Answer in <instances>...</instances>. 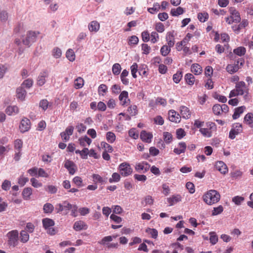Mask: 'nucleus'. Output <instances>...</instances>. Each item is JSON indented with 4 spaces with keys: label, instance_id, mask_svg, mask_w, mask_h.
<instances>
[{
    "label": "nucleus",
    "instance_id": "obj_1",
    "mask_svg": "<svg viewBox=\"0 0 253 253\" xmlns=\"http://www.w3.org/2000/svg\"><path fill=\"white\" fill-rule=\"evenodd\" d=\"M237 96H242L246 102H249L251 99L249 88L244 81L235 83V88L232 89L229 94V98Z\"/></svg>",
    "mask_w": 253,
    "mask_h": 253
},
{
    "label": "nucleus",
    "instance_id": "obj_2",
    "mask_svg": "<svg viewBox=\"0 0 253 253\" xmlns=\"http://www.w3.org/2000/svg\"><path fill=\"white\" fill-rule=\"evenodd\" d=\"M203 201L209 205H212L217 203L220 199L219 193L215 190H210L203 196Z\"/></svg>",
    "mask_w": 253,
    "mask_h": 253
},
{
    "label": "nucleus",
    "instance_id": "obj_3",
    "mask_svg": "<svg viewBox=\"0 0 253 253\" xmlns=\"http://www.w3.org/2000/svg\"><path fill=\"white\" fill-rule=\"evenodd\" d=\"M244 59L240 58L235 61L234 63L229 64L226 67V71L230 74H233L238 71L244 64Z\"/></svg>",
    "mask_w": 253,
    "mask_h": 253
},
{
    "label": "nucleus",
    "instance_id": "obj_4",
    "mask_svg": "<svg viewBox=\"0 0 253 253\" xmlns=\"http://www.w3.org/2000/svg\"><path fill=\"white\" fill-rule=\"evenodd\" d=\"M230 16L225 18L226 22L228 24L233 23H239L241 21L240 15L238 11L234 7H231L229 10Z\"/></svg>",
    "mask_w": 253,
    "mask_h": 253
},
{
    "label": "nucleus",
    "instance_id": "obj_5",
    "mask_svg": "<svg viewBox=\"0 0 253 253\" xmlns=\"http://www.w3.org/2000/svg\"><path fill=\"white\" fill-rule=\"evenodd\" d=\"M216 125L214 123L208 122L206 123V127L201 128L199 131L203 136L205 137H211L212 136V131L215 128Z\"/></svg>",
    "mask_w": 253,
    "mask_h": 253
},
{
    "label": "nucleus",
    "instance_id": "obj_6",
    "mask_svg": "<svg viewBox=\"0 0 253 253\" xmlns=\"http://www.w3.org/2000/svg\"><path fill=\"white\" fill-rule=\"evenodd\" d=\"M19 233L17 230H13L8 232L6 237L8 238L7 243L9 246L13 247L17 246L18 240Z\"/></svg>",
    "mask_w": 253,
    "mask_h": 253
},
{
    "label": "nucleus",
    "instance_id": "obj_7",
    "mask_svg": "<svg viewBox=\"0 0 253 253\" xmlns=\"http://www.w3.org/2000/svg\"><path fill=\"white\" fill-rule=\"evenodd\" d=\"M118 169L120 174L124 177L127 176L132 172V169L130 165L126 162L121 164Z\"/></svg>",
    "mask_w": 253,
    "mask_h": 253
},
{
    "label": "nucleus",
    "instance_id": "obj_8",
    "mask_svg": "<svg viewBox=\"0 0 253 253\" xmlns=\"http://www.w3.org/2000/svg\"><path fill=\"white\" fill-rule=\"evenodd\" d=\"M39 34L40 33L39 32L28 31L25 39L23 40V43L25 45L30 46L32 43L36 41L37 37Z\"/></svg>",
    "mask_w": 253,
    "mask_h": 253
},
{
    "label": "nucleus",
    "instance_id": "obj_9",
    "mask_svg": "<svg viewBox=\"0 0 253 253\" xmlns=\"http://www.w3.org/2000/svg\"><path fill=\"white\" fill-rule=\"evenodd\" d=\"M229 111V107L226 104H214L212 107V111L215 115H221L227 113Z\"/></svg>",
    "mask_w": 253,
    "mask_h": 253
},
{
    "label": "nucleus",
    "instance_id": "obj_10",
    "mask_svg": "<svg viewBox=\"0 0 253 253\" xmlns=\"http://www.w3.org/2000/svg\"><path fill=\"white\" fill-rule=\"evenodd\" d=\"M242 131L243 128L242 125L239 123H236L233 125L232 128L230 130L229 134V137L231 139H233L235 138L237 135L241 133Z\"/></svg>",
    "mask_w": 253,
    "mask_h": 253
},
{
    "label": "nucleus",
    "instance_id": "obj_11",
    "mask_svg": "<svg viewBox=\"0 0 253 253\" xmlns=\"http://www.w3.org/2000/svg\"><path fill=\"white\" fill-rule=\"evenodd\" d=\"M150 165L146 162H141L136 164L135 169L139 173H145L150 169Z\"/></svg>",
    "mask_w": 253,
    "mask_h": 253
},
{
    "label": "nucleus",
    "instance_id": "obj_12",
    "mask_svg": "<svg viewBox=\"0 0 253 253\" xmlns=\"http://www.w3.org/2000/svg\"><path fill=\"white\" fill-rule=\"evenodd\" d=\"M48 77V72L47 70H43L40 72L37 80V84L42 86L46 83V78Z\"/></svg>",
    "mask_w": 253,
    "mask_h": 253
},
{
    "label": "nucleus",
    "instance_id": "obj_13",
    "mask_svg": "<svg viewBox=\"0 0 253 253\" xmlns=\"http://www.w3.org/2000/svg\"><path fill=\"white\" fill-rule=\"evenodd\" d=\"M31 128L30 120L26 118H23L19 126V129L22 133L28 131Z\"/></svg>",
    "mask_w": 253,
    "mask_h": 253
},
{
    "label": "nucleus",
    "instance_id": "obj_14",
    "mask_svg": "<svg viewBox=\"0 0 253 253\" xmlns=\"http://www.w3.org/2000/svg\"><path fill=\"white\" fill-rule=\"evenodd\" d=\"M119 99L122 106H126L130 103V99L128 98V93L127 91H123L119 96Z\"/></svg>",
    "mask_w": 253,
    "mask_h": 253
},
{
    "label": "nucleus",
    "instance_id": "obj_15",
    "mask_svg": "<svg viewBox=\"0 0 253 253\" xmlns=\"http://www.w3.org/2000/svg\"><path fill=\"white\" fill-rule=\"evenodd\" d=\"M169 119L170 121L175 123H179L181 120V117L179 114L173 110L169 112Z\"/></svg>",
    "mask_w": 253,
    "mask_h": 253
},
{
    "label": "nucleus",
    "instance_id": "obj_16",
    "mask_svg": "<svg viewBox=\"0 0 253 253\" xmlns=\"http://www.w3.org/2000/svg\"><path fill=\"white\" fill-rule=\"evenodd\" d=\"M215 168L216 170L220 172L221 173L225 174L228 170L227 166L222 161H218L215 163Z\"/></svg>",
    "mask_w": 253,
    "mask_h": 253
},
{
    "label": "nucleus",
    "instance_id": "obj_17",
    "mask_svg": "<svg viewBox=\"0 0 253 253\" xmlns=\"http://www.w3.org/2000/svg\"><path fill=\"white\" fill-rule=\"evenodd\" d=\"M64 167L68 169L70 174H74L76 171V166L71 161L67 160L65 163Z\"/></svg>",
    "mask_w": 253,
    "mask_h": 253
},
{
    "label": "nucleus",
    "instance_id": "obj_18",
    "mask_svg": "<svg viewBox=\"0 0 253 253\" xmlns=\"http://www.w3.org/2000/svg\"><path fill=\"white\" fill-rule=\"evenodd\" d=\"M182 197L180 194L173 195L167 199L169 206H173L174 204L182 201Z\"/></svg>",
    "mask_w": 253,
    "mask_h": 253
},
{
    "label": "nucleus",
    "instance_id": "obj_19",
    "mask_svg": "<svg viewBox=\"0 0 253 253\" xmlns=\"http://www.w3.org/2000/svg\"><path fill=\"white\" fill-rule=\"evenodd\" d=\"M187 148V145L185 142H180L178 144L177 147L175 148L173 150V152L176 155H180L181 153H185Z\"/></svg>",
    "mask_w": 253,
    "mask_h": 253
},
{
    "label": "nucleus",
    "instance_id": "obj_20",
    "mask_svg": "<svg viewBox=\"0 0 253 253\" xmlns=\"http://www.w3.org/2000/svg\"><path fill=\"white\" fill-rule=\"evenodd\" d=\"M141 139L146 143H149L151 142L153 138V135L150 132H147L146 131L143 130L140 133Z\"/></svg>",
    "mask_w": 253,
    "mask_h": 253
},
{
    "label": "nucleus",
    "instance_id": "obj_21",
    "mask_svg": "<svg viewBox=\"0 0 253 253\" xmlns=\"http://www.w3.org/2000/svg\"><path fill=\"white\" fill-rule=\"evenodd\" d=\"M87 225L82 220L77 221L75 222L73 228L76 231H81L83 229H86Z\"/></svg>",
    "mask_w": 253,
    "mask_h": 253
},
{
    "label": "nucleus",
    "instance_id": "obj_22",
    "mask_svg": "<svg viewBox=\"0 0 253 253\" xmlns=\"http://www.w3.org/2000/svg\"><path fill=\"white\" fill-rule=\"evenodd\" d=\"M166 40L167 42L168 45L170 47H172L174 45V36L173 32H169L166 35Z\"/></svg>",
    "mask_w": 253,
    "mask_h": 253
},
{
    "label": "nucleus",
    "instance_id": "obj_23",
    "mask_svg": "<svg viewBox=\"0 0 253 253\" xmlns=\"http://www.w3.org/2000/svg\"><path fill=\"white\" fill-rule=\"evenodd\" d=\"M180 113L183 118L187 119L190 118L191 113L188 107L185 106H181L180 108Z\"/></svg>",
    "mask_w": 253,
    "mask_h": 253
},
{
    "label": "nucleus",
    "instance_id": "obj_24",
    "mask_svg": "<svg viewBox=\"0 0 253 253\" xmlns=\"http://www.w3.org/2000/svg\"><path fill=\"white\" fill-rule=\"evenodd\" d=\"M17 98L20 99L21 101H23L26 97L27 92L22 86L19 87L16 90Z\"/></svg>",
    "mask_w": 253,
    "mask_h": 253
},
{
    "label": "nucleus",
    "instance_id": "obj_25",
    "mask_svg": "<svg viewBox=\"0 0 253 253\" xmlns=\"http://www.w3.org/2000/svg\"><path fill=\"white\" fill-rule=\"evenodd\" d=\"M246 108L245 106H242L240 107H238L235 109L234 113L232 116L233 119L234 120L238 119L242 114L244 111L246 110Z\"/></svg>",
    "mask_w": 253,
    "mask_h": 253
},
{
    "label": "nucleus",
    "instance_id": "obj_26",
    "mask_svg": "<svg viewBox=\"0 0 253 253\" xmlns=\"http://www.w3.org/2000/svg\"><path fill=\"white\" fill-rule=\"evenodd\" d=\"M88 29L90 32H97L100 28V24L96 21H91L88 25Z\"/></svg>",
    "mask_w": 253,
    "mask_h": 253
},
{
    "label": "nucleus",
    "instance_id": "obj_27",
    "mask_svg": "<svg viewBox=\"0 0 253 253\" xmlns=\"http://www.w3.org/2000/svg\"><path fill=\"white\" fill-rule=\"evenodd\" d=\"M18 112L19 109L16 106H9L5 110L6 113L9 116L16 115Z\"/></svg>",
    "mask_w": 253,
    "mask_h": 253
},
{
    "label": "nucleus",
    "instance_id": "obj_28",
    "mask_svg": "<svg viewBox=\"0 0 253 253\" xmlns=\"http://www.w3.org/2000/svg\"><path fill=\"white\" fill-rule=\"evenodd\" d=\"M42 223L43 227L45 229L49 228V227H53L55 224L54 221L52 219L48 218H45L42 219Z\"/></svg>",
    "mask_w": 253,
    "mask_h": 253
},
{
    "label": "nucleus",
    "instance_id": "obj_29",
    "mask_svg": "<svg viewBox=\"0 0 253 253\" xmlns=\"http://www.w3.org/2000/svg\"><path fill=\"white\" fill-rule=\"evenodd\" d=\"M253 114L252 113H247L244 118V122L250 127H253Z\"/></svg>",
    "mask_w": 253,
    "mask_h": 253
},
{
    "label": "nucleus",
    "instance_id": "obj_30",
    "mask_svg": "<svg viewBox=\"0 0 253 253\" xmlns=\"http://www.w3.org/2000/svg\"><path fill=\"white\" fill-rule=\"evenodd\" d=\"M32 194V189L30 187L25 188L22 191V196L24 200H28Z\"/></svg>",
    "mask_w": 253,
    "mask_h": 253
},
{
    "label": "nucleus",
    "instance_id": "obj_31",
    "mask_svg": "<svg viewBox=\"0 0 253 253\" xmlns=\"http://www.w3.org/2000/svg\"><path fill=\"white\" fill-rule=\"evenodd\" d=\"M79 141L80 144L82 146L85 147L86 146V144L89 145L91 144L92 140L88 137L85 135L84 137L80 138L79 139Z\"/></svg>",
    "mask_w": 253,
    "mask_h": 253
},
{
    "label": "nucleus",
    "instance_id": "obj_32",
    "mask_svg": "<svg viewBox=\"0 0 253 253\" xmlns=\"http://www.w3.org/2000/svg\"><path fill=\"white\" fill-rule=\"evenodd\" d=\"M128 71L126 69L123 71L121 74V80L122 83L125 85H128L129 84V80L126 78V77L128 75Z\"/></svg>",
    "mask_w": 253,
    "mask_h": 253
},
{
    "label": "nucleus",
    "instance_id": "obj_33",
    "mask_svg": "<svg viewBox=\"0 0 253 253\" xmlns=\"http://www.w3.org/2000/svg\"><path fill=\"white\" fill-rule=\"evenodd\" d=\"M191 71L195 75H199L202 72V68L198 64H193L191 66Z\"/></svg>",
    "mask_w": 253,
    "mask_h": 253
},
{
    "label": "nucleus",
    "instance_id": "obj_34",
    "mask_svg": "<svg viewBox=\"0 0 253 253\" xmlns=\"http://www.w3.org/2000/svg\"><path fill=\"white\" fill-rule=\"evenodd\" d=\"M184 13V9L181 7H178L176 8H172L171 9L170 14L173 16H177L182 14Z\"/></svg>",
    "mask_w": 253,
    "mask_h": 253
},
{
    "label": "nucleus",
    "instance_id": "obj_35",
    "mask_svg": "<svg viewBox=\"0 0 253 253\" xmlns=\"http://www.w3.org/2000/svg\"><path fill=\"white\" fill-rule=\"evenodd\" d=\"M84 84V80L81 77L77 78L74 81V87L76 89L82 88Z\"/></svg>",
    "mask_w": 253,
    "mask_h": 253
},
{
    "label": "nucleus",
    "instance_id": "obj_36",
    "mask_svg": "<svg viewBox=\"0 0 253 253\" xmlns=\"http://www.w3.org/2000/svg\"><path fill=\"white\" fill-rule=\"evenodd\" d=\"M185 80L186 83L190 85H192L194 84L195 80L194 76L190 73H188L185 75Z\"/></svg>",
    "mask_w": 253,
    "mask_h": 253
},
{
    "label": "nucleus",
    "instance_id": "obj_37",
    "mask_svg": "<svg viewBox=\"0 0 253 253\" xmlns=\"http://www.w3.org/2000/svg\"><path fill=\"white\" fill-rule=\"evenodd\" d=\"M92 177L95 183H99L103 184L106 182L105 180L98 174H93Z\"/></svg>",
    "mask_w": 253,
    "mask_h": 253
},
{
    "label": "nucleus",
    "instance_id": "obj_38",
    "mask_svg": "<svg viewBox=\"0 0 253 253\" xmlns=\"http://www.w3.org/2000/svg\"><path fill=\"white\" fill-rule=\"evenodd\" d=\"M171 47H170L169 46V45H163L161 48V49H160V52H161V54L164 56H166L167 55H168L169 52H170L171 51Z\"/></svg>",
    "mask_w": 253,
    "mask_h": 253
},
{
    "label": "nucleus",
    "instance_id": "obj_39",
    "mask_svg": "<svg viewBox=\"0 0 253 253\" xmlns=\"http://www.w3.org/2000/svg\"><path fill=\"white\" fill-rule=\"evenodd\" d=\"M246 49L243 46L238 47L233 50V52L240 56L244 55L246 53Z\"/></svg>",
    "mask_w": 253,
    "mask_h": 253
},
{
    "label": "nucleus",
    "instance_id": "obj_40",
    "mask_svg": "<svg viewBox=\"0 0 253 253\" xmlns=\"http://www.w3.org/2000/svg\"><path fill=\"white\" fill-rule=\"evenodd\" d=\"M20 241L22 243H26L29 239V235L27 231L22 230L20 232Z\"/></svg>",
    "mask_w": 253,
    "mask_h": 253
},
{
    "label": "nucleus",
    "instance_id": "obj_41",
    "mask_svg": "<svg viewBox=\"0 0 253 253\" xmlns=\"http://www.w3.org/2000/svg\"><path fill=\"white\" fill-rule=\"evenodd\" d=\"M108 87L105 84H100L98 89V92L99 95L104 96L107 92Z\"/></svg>",
    "mask_w": 253,
    "mask_h": 253
},
{
    "label": "nucleus",
    "instance_id": "obj_42",
    "mask_svg": "<svg viewBox=\"0 0 253 253\" xmlns=\"http://www.w3.org/2000/svg\"><path fill=\"white\" fill-rule=\"evenodd\" d=\"M163 138L166 143L169 144L172 140V136L171 134L169 132H164L163 133Z\"/></svg>",
    "mask_w": 253,
    "mask_h": 253
},
{
    "label": "nucleus",
    "instance_id": "obj_43",
    "mask_svg": "<svg viewBox=\"0 0 253 253\" xmlns=\"http://www.w3.org/2000/svg\"><path fill=\"white\" fill-rule=\"evenodd\" d=\"M130 70L132 76L133 78L136 79L137 78L136 73L137 72H139L137 64L136 63H133L130 66Z\"/></svg>",
    "mask_w": 253,
    "mask_h": 253
},
{
    "label": "nucleus",
    "instance_id": "obj_44",
    "mask_svg": "<svg viewBox=\"0 0 253 253\" xmlns=\"http://www.w3.org/2000/svg\"><path fill=\"white\" fill-rule=\"evenodd\" d=\"M43 210L44 213H51L54 210V207L50 203H46L43 206Z\"/></svg>",
    "mask_w": 253,
    "mask_h": 253
},
{
    "label": "nucleus",
    "instance_id": "obj_45",
    "mask_svg": "<svg viewBox=\"0 0 253 253\" xmlns=\"http://www.w3.org/2000/svg\"><path fill=\"white\" fill-rule=\"evenodd\" d=\"M106 140L109 143H112L116 140V135L112 131L107 132L106 133Z\"/></svg>",
    "mask_w": 253,
    "mask_h": 253
},
{
    "label": "nucleus",
    "instance_id": "obj_46",
    "mask_svg": "<svg viewBox=\"0 0 253 253\" xmlns=\"http://www.w3.org/2000/svg\"><path fill=\"white\" fill-rule=\"evenodd\" d=\"M198 18L201 22H205L209 18V14L207 12H201L198 14Z\"/></svg>",
    "mask_w": 253,
    "mask_h": 253
},
{
    "label": "nucleus",
    "instance_id": "obj_47",
    "mask_svg": "<svg viewBox=\"0 0 253 253\" xmlns=\"http://www.w3.org/2000/svg\"><path fill=\"white\" fill-rule=\"evenodd\" d=\"M146 232L153 238L156 239L158 236V231L154 228H148Z\"/></svg>",
    "mask_w": 253,
    "mask_h": 253
},
{
    "label": "nucleus",
    "instance_id": "obj_48",
    "mask_svg": "<svg viewBox=\"0 0 253 253\" xmlns=\"http://www.w3.org/2000/svg\"><path fill=\"white\" fill-rule=\"evenodd\" d=\"M14 147L15 151H21L23 147V141L20 139H17L14 141Z\"/></svg>",
    "mask_w": 253,
    "mask_h": 253
},
{
    "label": "nucleus",
    "instance_id": "obj_49",
    "mask_svg": "<svg viewBox=\"0 0 253 253\" xmlns=\"http://www.w3.org/2000/svg\"><path fill=\"white\" fill-rule=\"evenodd\" d=\"M160 9V5L158 3H155L153 7L148 8V11L151 14H155Z\"/></svg>",
    "mask_w": 253,
    "mask_h": 253
},
{
    "label": "nucleus",
    "instance_id": "obj_50",
    "mask_svg": "<svg viewBox=\"0 0 253 253\" xmlns=\"http://www.w3.org/2000/svg\"><path fill=\"white\" fill-rule=\"evenodd\" d=\"M210 243L212 245H215V244H216L217 242H218V237L216 235V233L214 232H211L210 233Z\"/></svg>",
    "mask_w": 253,
    "mask_h": 253
},
{
    "label": "nucleus",
    "instance_id": "obj_51",
    "mask_svg": "<svg viewBox=\"0 0 253 253\" xmlns=\"http://www.w3.org/2000/svg\"><path fill=\"white\" fill-rule=\"evenodd\" d=\"M121 70V67L120 64L115 63L112 67V72L115 75H118L120 74Z\"/></svg>",
    "mask_w": 253,
    "mask_h": 253
},
{
    "label": "nucleus",
    "instance_id": "obj_52",
    "mask_svg": "<svg viewBox=\"0 0 253 253\" xmlns=\"http://www.w3.org/2000/svg\"><path fill=\"white\" fill-rule=\"evenodd\" d=\"M101 146L104 148L105 151L109 153H111L113 151V147L109 144L105 142H102L100 144Z\"/></svg>",
    "mask_w": 253,
    "mask_h": 253
},
{
    "label": "nucleus",
    "instance_id": "obj_53",
    "mask_svg": "<svg viewBox=\"0 0 253 253\" xmlns=\"http://www.w3.org/2000/svg\"><path fill=\"white\" fill-rule=\"evenodd\" d=\"M121 178L120 175L117 172H114L112 175V177L109 179L110 183L117 182L120 181Z\"/></svg>",
    "mask_w": 253,
    "mask_h": 253
},
{
    "label": "nucleus",
    "instance_id": "obj_54",
    "mask_svg": "<svg viewBox=\"0 0 253 253\" xmlns=\"http://www.w3.org/2000/svg\"><path fill=\"white\" fill-rule=\"evenodd\" d=\"M8 14L6 11L2 10L0 12V20L1 22L5 23L8 19Z\"/></svg>",
    "mask_w": 253,
    "mask_h": 253
},
{
    "label": "nucleus",
    "instance_id": "obj_55",
    "mask_svg": "<svg viewBox=\"0 0 253 253\" xmlns=\"http://www.w3.org/2000/svg\"><path fill=\"white\" fill-rule=\"evenodd\" d=\"M223 211V208L221 205L218 206L217 207L213 208L212 211V215L214 216L220 214Z\"/></svg>",
    "mask_w": 253,
    "mask_h": 253
},
{
    "label": "nucleus",
    "instance_id": "obj_56",
    "mask_svg": "<svg viewBox=\"0 0 253 253\" xmlns=\"http://www.w3.org/2000/svg\"><path fill=\"white\" fill-rule=\"evenodd\" d=\"M66 57L70 61H73L75 59V55L73 50L69 49L66 52Z\"/></svg>",
    "mask_w": 253,
    "mask_h": 253
},
{
    "label": "nucleus",
    "instance_id": "obj_57",
    "mask_svg": "<svg viewBox=\"0 0 253 253\" xmlns=\"http://www.w3.org/2000/svg\"><path fill=\"white\" fill-rule=\"evenodd\" d=\"M182 77V72L178 71L176 73L173 75V80L174 82L177 84L178 83Z\"/></svg>",
    "mask_w": 253,
    "mask_h": 253
},
{
    "label": "nucleus",
    "instance_id": "obj_58",
    "mask_svg": "<svg viewBox=\"0 0 253 253\" xmlns=\"http://www.w3.org/2000/svg\"><path fill=\"white\" fill-rule=\"evenodd\" d=\"M33 84V80L31 79L25 80L22 84V86L27 88H31Z\"/></svg>",
    "mask_w": 253,
    "mask_h": 253
},
{
    "label": "nucleus",
    "instance_id": "obj_59",
    "mask_svg": "<svg viewBox=\"0 0 253 253\" xmlns=\"http://www.w3.org/2000/svg\"><path fill=\"white\" fill-rule=\"evenodd\" d=\"M142 53L144 54H148L151 51V47L146 43H142L141 44Z\"/></svg>",
    "mask_w": 253,
    "mask_h": 253
},
{
    "label": "nucleus",
    "instance_id": "obj_60",
    "mask_svg": "<svg viewBox=\"0 0 253 253\" xmlns=\"http://www.w3.org/2000/svg\"><path fill=\"white\" fill-rule=\"evenodd\" d=\"M129 113L132 116H135L137 114V106L135 105H130L127 109Z\"/></svg>",
    "mask_w": 253,
    "mask_h": 253
},
{
    "label": "nucleus",
    "instance_id": "obj_61",
    "mask_svg": "<svg viewBox=\"0 0 253 253\" xmlns=\"http://www.w3.org/2000/svg\"><path fill=\"white\" fill-rule=\"evenodd\" d=\"M176 137L178 139H181L186 135V132L182 128H178L176 131Z\"/></svg>",
    "mask_w": 253,
    "mask_h": 253
},
{
    "label": "nucleus",
    "instance_id": "obj_62",
    "mask_svg": "<svg viewBox=\"0 0 253 253\" xmlns=\"http://www.w3.org/2000/svg\"><path fill=\"white\" fill-rule=\"evenodd\" d=\"M73 182L79 187L83 186L82 178L80 176H75L73 179Z\"/></svg>",
    "mask_w": 253,
    "mask_h": 253
},
{
    "label": "nucleus",
    "instance_id": "obj_63",
    "mask_svg": "<svg viewBox=\"0 0 253 253\" xmlns=\"http://www.w3.org/2000/svg\"><path fill=\"white\" fill-rule=\"evenodd\" d=\"M150 38H151V42L152 43H155L158 41L159 36L156 32H152L150 35Z\"/></svg>",
    "mask_w": 253,
    "mask_h": 253
},
{
    "label": "nucleus",
    "instance_id": "obj_64",
    "mask_svg": "<svg viewBox=\"0 0 253 253\" xmlns=\"http://www.w3.org/2000/svg\"><path fill=\"white\" fill-rule=\"evenodd\" d=\"M155 29L159 33H163L165 31V26L162 23H157L155 25Z\"/></svg>",
    "mask_w": 253,
    "mask_h": 253
}]
</instances>
